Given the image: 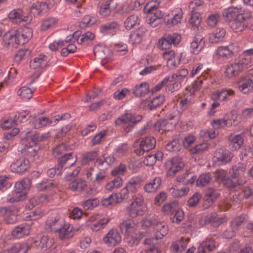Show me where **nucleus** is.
I'll list each match as a JSON object with an SVG mask.
<instances>
[{
  "mask_svg": "<svg viewBox=\"0 0 253 253\" xmlns=\"http://www.w3.org/2000/svg\"><path fill=\"white\" fill-rule=\"evenodd\" d=\"M143 228L152 227L155 237L156 239H162L169 232L167 223L164 220H159L155 216H146L141 221Z\"/></svg>",
  "mask_w": 253,
  "mask_h": 253,
  "instance_id": "obj_1",
  "label": "nucleus"
},
{
  "mask_svg": "<svg viewBox=\"0 0 253 253\" xmlns=\"http://www.w3.org/2000/svg\"><path fill=\"white\" fill-rule=\"evenodd\" d=\"M146 211L147 207L144 203V197L140 194L134 197L131 204L126 208L127 213L132 218L142 216Z\"/></svg>",
  "mask_w": 253,
  "mask_h": 253,
  "instance_id": "obj_2",
  "label": "nucleus"
},
{
  "mask_svg": "<svg viewBox=\"0 0 253 253\" xmlns=\"http://www.w3.org/2000/svg\"><path fill=\"white\" fill-rule=\"evenodd\" d=\"M21 134L23 136H25L22 152L30 156H35L40 149L39 146L37 145L38 136L29 130L22 131Z\"/></svg>",
  "mask_w": 253,
  "mask_h": 253,
  "instance_id": "obj_3",
  "label": "nucleus"
},
{
  "mask_svg": "<svg viewBox=\"0 0 253 253\" xmlns=\"http://www.w3.org/2000/svg\"><path fill=\"white\" fill-rule=\"evenodd\" d=\"M141 119L142 117L139 115L126 112L116 120L115 124L117 126H122L126 132H128Z\"/></svg>",
  "mask_w": 253,
  "mask_h": 253,
  "instance_id": "obj_4",
  "label": "nucleus"
},
{
  "mask_svg": "<svg viewBox=\"0 0 253 253\" xmlns=\"http://www.w3.org/2000/svg\"><path fill=\"white\" fill-rule=\"evenodd\" d=\"M248 65V63L246 62L245 58L241 55L239 60H236L227 66L225 72V76L229 78L235 77L247 68Z\"/></svg>",
  "mask_w": 253,
  "mask_h": 253,
  "instance_id": "obj_5",
  "label": "nucleus"
},
{
  "mask_svg": "<svg viewBox=\"0 0 253 253\" xmlns=\"http://www.w3.org/2000/svg\"><path fill=\"white\" fill-rule=\"evenodd\" d=\"M47 63V57L43 54H40L35 57L32 61L30 62V66L31 69L36 70L37 71L32 76V81L31 82H34V80L40 76V70L45 67Z\"/></svg>",
  "mask_w": 253,
  "mask_h": 253,
  "instance_id": "obj_6",
  "label": "nucleus"
},
{
  "mask_svg": "<svg viewBox=\"0 0 253 253\" xmlns=\"http://www.w3.org/2000/svg\"><path fill=\"white\" fill-rule=\"evenodd\" d=\"M110 221V218L107 216L100 218L99 214H94L88 219L87 225L93 232H97L103 229Z\"/></svg>",
  "mask_w": 253,
  "mask_h": 253,
  "instance_id": "obj_7",
  "label": "nucleus"
},
{
  "mask_svg": "<svg viewBox=\"0 0 253 253\" xmlns=\"http://www.w3.org/2000/svg\"><path fill=\"white\" fill-rule=\"evenodd\" d=\"M165 167L167 175L173 176L184 167V163L180 158L175 157L166 162Z\"/></svg>",
  "mask_w": 253,
  "mask_h": 253,
  "instance_id": "obj_8",
  "label": "nucleus"
},
{
  "mask_svg": "<svg viewBox=\"0 0 253 253\" xmlns=\"http://www.w3.org/2000/svg\"><path fill=\"white\" fill-rule=\"evenodd\" d=\"M246 169V166L244 164H239L237 165L233 166L229 171L230 176L232 178H238L237 182L232 183L235 185L234 188L237 185H242L245 183L246 180L243 179L244 173Z\"/></svg>",
  "mask_w": 253,
  "mask_h": 253,
  "instance_id": "obj_9",
  "label": "nucleus"
},
{
  "mask_svg": "<svg viewBox=\"0 0 253 253\" xmlns=\"http://www.w3.org/2000/svg\"><path fill=\"white\" fill-rule=\"evenodd\" d=\"M235 91L231 88L226 87L213 91L211 94V99L213 101L225 102L230 99L235 95Z\"/></svg>",
  "mask_w": 253,
  "mask_h": 253,
  "instance_id": "obj_10",
  "label": "nucleus"
},
{
  "mask_svg": "<svg viewBox=\"0 0 253 253\" xmlns=\"http://www.w3.org/2000/svg\"><path fill=\"white\" fill-rule=\"evenodd\" d=\"M53 243V239L45 235H40L33 238L31 242L33 247L44 251L50 248Z\"/></svg>",
  "mask_w": 253,
  "mask_h": 253,
  "instance_id": "obj_11",
  "label": "nucleus"
},
{
  "mask_svg": "<svg viewBox=\"0 0 253 253\" xmlns=\"http://www.w3.org/2000/svg\"><path fill=\"white\" fill-rule=\"evenodd\" d=\"M102 242L108 247H114L119 244L122 241V236L117 229H110L103 237Z\"/></svg>",
  "mask_w": 253,
  "mask_h": 253,
  "instance_id": "obj_12",
  "label": "nucleus"
},
{
  "mask_svg": "<svg viewBox=\"0 0 253 253\" xmlns=\"http://www.w3.org/2000/svg\"><path fill=\"white\" fill-rule=\"evenodd\" d=\"M240 51L239 47L235 44H230L225 46H220L216 51V55L219 57L229 58Z\"/></svg>",
  "mask_w": 253,
  "mask_h": 253,
  "instance_id": "obj_13",
  "label": "nucleus"
},
{
  "mask_svg": "<svg viewBox=\"0 0 253 253\" xmlns=\"http://www.w3.org/2000/svg\"><path fill=\"white\" fill-rule=\"evenodd\" d=\"M30 168L29 160L24 158L21 157L14 161L10 165L11 171L15 173L22 174Z\"/></svg>",
  "mask_w": 253,
  "mask_h": 253,
  "instance_id": "obj_14",
  "label": "nucleus"
},
{
  "mask_svg": "<svg viewBox=\"0 0 253 253\" xmlns=\"http://www.w3.org/2000/svg\"><path fill=\"white\" fill-rule=\"evenodd\" d=\"M156 141L152 136H147L143 138L139 143V147L134 150L135 153L142 155L145 152L153 149L156 146Z\"/></svg>",
  "mask_w": 253,
  "mask_h": 253,
  "instance_id": "obj_15",
  "label": "nucleus"
},
{
  "mask_svg": "<svg viewBox=\"0 0 253 253\" xmlns=\"http://www.w3.org/2000/svg\"><path fill=\"white\" fill-rule=\"evenodd\" d=\"M8 17L12 22L23 25L30 23L32 20L31 16L24 15L22 10L21 9L12 10L9 13Z\"/></svg>",
  "mask_w": 253,
  "mask_h": 253,
  "instance_id": "obj_16",
  "label": "nucleus"
},
{
  "mask_svg": "<svg viewBox=\"0 0 253 253\" xmlns=\"http://www.w3.org/2000/svg\"><path fill=\"white\" fill-rule=\"evenodd\" d=\"M232 157V154L228 151L219 149L214 153L212 161L216 165H222L229 163Z\"/></svg>",
  "mask_w": 253,
  "mask_h": 253,
  "instance_id": "obj_17",
  "label": "nucleus"
},
{
  "mask_svg": "<svg viewBox=\"0 0 253 253\" xmlns=\"http://www.w3.org/2000/svg\"><path fill=\"white\" fill-rule=\"evenodd\" d=\"M250 17L249 14L240 15L238 18L230 21L231 29L235 32L242 31L247 26L246 20Z\"/></svg>",
  "mask_w": 253,
  "mask_h": 253,
  "instance_id": "obj_18",
  "label": "nucleus"
},
{
  "mask_svg": "<svg viewBox=\"0 0 253 253\" xmlns=\"http://www.w3.org/2000/svg\"><path fill=\"white\" fill-rule=\"evenodd\" d=\"M31 226L29 224L23 223L15 227L11 230V235L16 239L24 238L30 235Z\"/></svg>",
  "mask_w": 253,
  "mask_h": 253,
  "instance_id": "obj_19",
  "label": "nucleus"
},
{
  "mask_svg": "<svg viewBox=\"0 0 253 253\" xmlns=\"http://www.w3.org/2000/svg\"><path fill=\"white\" fill-rule=\"evenodd\" d=\"M57 232L59 238L65 240L70 239L74 236L75 230L70 223L64 221Z\"/></svg>",
  "mask_w": 253,
  "mask_h": 253,
  "instance_id": "obj_20",
  "label": "nucleus"
},
{
  "mask_svg": "<svg viewBox=\"0 0 253 253\" xmlns=\"http://www.w3.org/2000/svg\"><path fill=\"white\" fill-rule=\"evenodd\" d=\"M181 55L176 54L173 50H169L163 53V58L167 61V66L171 68L180 64Z\"/></svg>",
  "mask_w": 253,
  "mask_h": 253,
  "instance_id": "obj_21",
  "label": "nucleus"
},
{
  "mask_svg": "<svg viewBox=\"0 0 253 253\" xmlns=\"http://www.w3.org/2000/svg\"><path fill=\"white\" fill-rule=\"evenodd\" d=\"M242 13L241 6H230L224 9L222 12L223 16L229 21L234 20L239 17L240 15H244Z\"/></svg>",
  "mask_w": 253,
  "mask_h": 253,
  "instance_id": "obj_22",
  "label": "nucleus"
},
{
  "mask_svg": "<svg viewBox=\"0 0 253 253\" xmlns=\"http://www.w3.org/2000/svg\"><path fill=\"white\" fill-rule=\"evenodd\" d=\"M120 229L127 237H133V235L137 229V226L134 221L128 219L124 221L120 225Z\"/></svg>",
  "mask_w": 253,
  "mask_h": 253,
  "instance_id": "obj_23",
  "label": "nucleus"
},
{
  "mask_svg": "<svg viewBox=\"0 0 253 253\" xmlns=\"http://www.w3.org/2000/svg\"><path fill=\"white\" fill-rule=\"evenodd\" d=\"M64 221L57 214H54L48 217L46 221V226L51 231L56 232Z\"/></svg>",
  "mask_w": 253,
  "mask_h": 253,
  "instance_id": "obj_24",
  "label": "nucleus"
},
{
  "mask_svg": "<svg viewBox=\"0 0 253 253\" xmlns=\"http://www.w3.org/2000/svg\"><path fill=\"white\" fill-rule=\"evenodd\" d=\"M142 181L141 176H133L127 181L125 186L130 192V194H133L137 192L141 187Z\"/></svg>",
  "mask_w": 253,
  "mask_h": 253,
  "instance_id": "obj_25",
  "label": "nucleus"
},
{
  "mask_svg": "<svg viewBox=\"0 0 253 253\" xmlns=\"http://www.w3.org/2000/svg\"><path fill=\"white\" fill-rule=\"evenodd\" d=\"M244 133L238 134H231L229 136V146L231 150L235 151L239 149L244 143Z\"/></svg>",
  "mask_w": 253,
  "mask_h": 253,
  "instance_id": "obj_26",
  "label": "nucleus"
},
{
  "mask_svg": "<svg viewBox=\"0 0 253 253\" xmlns=\"http://www.w3.org/2000/svg\"><path fill=\"white\" fill-rule=\"evenodd\" d=\"M33 36V31L31 28L25 27L22 31H17V43L22 45L27 42Z\"/></svg>",
  "mask_w": 253,
  "mask_h": 253,
  "instance_id": "obj_27",
  "label": "nucleus"
},
{
  "mask_svg": "<svg viewBox=\"0 0 253 253\" xmlns=\"http://www.w3.org/2000/svg\"><path fill=\"white\" fill-rule=\"evenodd\" d=\"M238 89L243 94H248L253 90V80L246 77L241 78L238 82Z\"/></svg>",
  "mask_w": 253,
  "mask_h": 253,
  "instance_id": "obj_28",
  "label": "nucleus"
},
{
  "mask_svg": "<svg viewBox=\"0 0 253 253\" xmlns=\"http://www.w3.org/2000/svg\"><path fill=\"white\" fill-rule=\"evenodd\" d=\"M205 42L203 38L200 36L194 37L190 43V50L194 54H198L204 48Z\"/></svg>",
  "mask_w": 253,
  "mask_h": 253,
  "instance_id": "obj_29",
  "label": "nucleus"
},
{
  "mask_svg": "<svg viewBox=\"0 0 253 253\" xmlns=\"http://www.w3.org/2000/svg\"><path fill=\"white\" fill-rule=\"evenodd\" d=\"M218 196L219 193L217 190L211 188L208 189L205 194L204 208H208L210 207Z\"/></svg>",
  "mask_w": 253,
  "mask_h": 253,
  "instance_id": "obj_30",
  "label": "nucleus"
},
{
  "mask_svg": "<svg viewBox=\"0 0 253 253\" xmlns=\"http://www.w3.org/2000/svg\"><path fill=\"white\" fill-rule=\"evenodd\" d=\"M77 158L73 156L72 153H69L61 157L58 160L59 167L62 169L63 167L65 168L71 167L77 161Z\"/></svg>",
  "mask_w": 253,
  "mask_h": 253,
  "instance_id": "obj_31",
  "label": "nucleus"
},
{
  "mask_svg": "<svg viewBox=\"0 0 253 253\" xmlns=\"http://www.w3.org/2000/svg\"><path fill=\"white\" fill-rule=\"evenodd\" d=\"M47 9L48 5L46 2L37 1L32 4L30 11L33 15L38 16L46 12Z\"/></svg>",
  "mask_w": 253,
  "mask_h": 253,
  "instance_id": "obj_32",
  "label": "nucleus"
},
{
  "mask_svg": "<svg viewBox=\"0 0 253 253\" xmlns=\"http://www.w3.org/2000/svg\"><path fill=\"white\" fill-rule=\"evenodd\" d=\"M117 3L113 0L106 1L103 3L100 8L99 12L100 15L106 17L110 15L112 10L116 8Z\"/></svg>",
  "mask_w": 253,
  "mask_h": 253,
  "instance_id": "obj_33",
  "label": "nucleus"
},
{
  "mask_svg": "<svg viewBox=\"0 0 253 253\" xmlns=\"http://www.w3.org/2000/svg\"><path fill=\"white\" fill-rule=\"evenodd\" d=\"M17 31L11 30L6 32L3 36V41L5 45L14 46L15 45H18L17 43Z\"/></svg>",
  "mask_w": 253,
  "mask_h": 253,
  "instance_id": "obj_34",
  "label": "nucleus"
},
{
  "mask_svg": "<svg viewBox=\"0 0 253 253\" xmlns=\"http://www.w3.org/2000/svg\"><path fill=\"white\" fill-rule=\"evenodd\" d=\"M173 17L168 19L167 25L169 26H173L180 23L182 20L183 12L181 8H176L172 11Z\"/></svg>",
  "mask_w": 253,
  "mask_h": 253,
  "instance_id": "obj_35",
  "label": "nucleus"
},
{
  "mask_svg": "<svg viewBox=\"0 0 253 253\" xmlns=\"http://www.w3.org/2000/svg\"><path fill=\"white\" fill-rule=\"evenodd\" d=\"M161 178L160 177H156L145 184L143 187L144 190L148 193L155 192L161 185Z\"/></svg>",
  "mask_w": 253,
  "mask_h": 253,
  "instance_id": "obj_36",
  "label": "nucleus"
},
{
  "mask_svg": "<svg viewBox=\"0 0 253 253\" xmlns=\"http://www.w3.org/2000/svg\"><path fill=\"white\" fill-rule=\"evenodd\" d=\"M225 34L226 31L223 28H217L210 34L209 42L213 43L219 42L222 41Z\"/></svg>",
  "mask_w": 253,
  "mask_h": 253,
  "instance_id": "obj_37",
  "label": "nucleus"
},
{
  "mask_svg": "<svg viewBox=\"0 0 253 253\" xmlns=\"http://www.w3.org/2000/svg\"><path fill=\"white\" fill-rule=\"evenodd\" d=\"M30 185V180L29 179H23L15 183L14 189L20 194L23 193L24 195V197L26 198L27 191L29 189Z\"/></svg>",
  "mask_w": 253,
  "mask_h": 253,
  "instance_id": "obj_38",
  "label": "nucleus"
},
{
  "mask_svg": "<svg viewBox=\"0 0 253 253\" xmlns=\"http://www.w3.org/2000/svg\"><path fill=\"white\" fill-rule=\"evenodd\" d=\"M164 16V14L161 11L157 10L154 15H150L147 17V21L151 27H156L161 23Z\"/></svg>",
  "mask_w": 253,
  "mask_h": 253,
  "instance_id": "obj_39",
  "label": "nucleus"
},
{
  "mask_svg": "<svg viewBox=\"0 0 253 253\" xmlns=\"http://www.w3.org/2000/svg\"><path fill=\"white\" fill-rule=\"evenodd\" d=\"M215 177L218 181L223 182V184L227 185V187L234 188L235 185L232 183L231 179L227 177V172L224 170H218L215 173Z\"/></svg>",
  "mask_w": 253,
  "mask_h": 253,
  "instance_id": "obj_40",
  "label": "nucleus"
},
{
  "mask_svg": "<svg viewBox=\"0 0 253 253\" xmlns=\"http://www.w3.org/2000/svg\"><path fill=\"white\" fill-rule=\"evenodd\" d=\"M189 241L188 238H181L172 243L171 248L175 252L181 253L187 247Z\"/></svg>",
  "mask_w": 253,
  "mask_h": 253,
  "instance_id": "obj_41",
  "label": "nucleus"
},
{
  "mask_svg": "<svg viewBox=\"0 0 253 253\" xmlns=\"http://www.w3.org/2000/svg\"><path fill=\"white\" fill-rule=\"evenodd\" d=\"M145 34V30L144 29H140L132 32L130 34L129 41L133 44H139L144 39Z\"/></svg>",
  "mask_w": 253,
  "mask_h": 253,
  "instance_id": "obj_42",
  "label": "nucleus"
},
{
  "mask_svg": "<svg viewBox=\"0 0 253 253\" xmlns=\"http://www.w3.org/2000/svg\"><path fill=\"white\" fill-rule=\"evenodd\" d=\"M149 91V84L145 82L136 85L133 89L135 95L139 97L144 96Z\"/></svg>",
  "mask_w": 253,
  "mask_h": 253,
  "instance_id": "obj_43",
  "label": "nucleus"
},
{
  "mask_svg": "<svg viewBox=\"0 0 253 253\" xmlns=\"http://www.w3.org/2000/svg\"><path fill=\"white\" fill-rule=\"evenodd\" d=\"M78 34V32L74 33L72 35L73 37L72 39L68 42L67 44H66L65 45L63 46L64 47L62 48L61 51V53L63 56H67L69 53H73L76 51V46L70 42H71L74 37L76 38L77 35Z\"/></svg>",
  "mask_w": 253,
  "mask_h": 253,
  "instance_id": "obj_44",
  "label": "nucleus"
},
{
  "mask_svg": "<svg viewBox=\"0 0 253 253\" xmlns=\"http://www.w3.org/2000/svg\"><path fill=\"white\" fill-rule=\"evenodd\" d=\"M119 28L118 24L115 22L106 23L100 27V31L104 34L114 35Z\"/></svg>",
  "mask_w": 253,
  "mask_h": 253,
  "instance_id": "obj_45",
  "label": "nucleus"
},
{
  "mask_svg": "<svg viewBox=\"0 0 253 253\" xmlns=\"http://www.w3.org/2000/svg\"><path fill=\"white\" fill-rule=\"evenodd\" d=\"M86 186V181L80 179L71 182L68 185V189L73 191H82Z\"/></svg>",
  "mask_w": 253,
  "mask_h": 253,
  "instance_id": "obj_46",
  "label": "nucleus"
},
{
  "mask_svg": "<svg viewBox=\"0 0 253 253\" xmlns=\"http://www.w3.org/2000/svg\"><path fill=\"white\" fill-rule=\"evenodd\" d=\"M140 23L138 15L132 14L126 18L124 22V26L127 30H130Z\"/></svg>",
  "mask_w": 253,
  "mask_h": 253,
  "instance_id": "obj_47",
  "label": "nucleus"
},
{
  "mask_svg": "<svg viewBox=\"0 0 253 253\" xmlns=\"http://www.w3.org/2000/svg\"><path fill=\"white\" fill-rule=\"evenodd\" d=\"M28 249L27 243H22L16 244L10 249L4 251L1 253H26Z\"/></svg>",
  "mask_w": 253,
  "mask_h": 253,
  "instance_id": "obj_48",
  "label": "nucleus"
},
{
  "mask_svg": "<svg viewBox=\"0 0 253 253\" xmlns=\"http://www.w3.org/2000/svg\"><path fill=\"white\" fill-rule=\"evenodd\" d=\"M179 81L176 80L173 77H169V80L166 85V90L168 92L172 93L178 90L181 85L180 83H178Z\"/></svg>",
  "mask_w": 253,
  "mask_h": 253,
  "instance_id": "obj_49",
  "label": "nucleus"
},
{
  "mask_svg": "<svg viewBox=\"0 0 253 253\" xmlns=\"http://www.w3.org/2000/svg\"><path fill=\"white\" fill-rule=\"evenodd\" d=\"M165 100V96L160 95L153 98L148 102L147 106L149 110H153L163 104Z\"/></svg>",
  "mask_w": 253,
  "mask_h": 253,
  "instance_id": "obj_50",
  "label": "nucleus"
},
{
  "mask_svg": "<svg viewBox=\"0 0 253 253\" xmlns=\"http://www.w3.org/2000/svg\"><path fill=\"white\" fill-rule=\"evenodd\" d=\"M123 179L120 177H117L106 183L105 188L106 190L111 191L121 187L123 185Z\"/></svg>",
  "mask_w": 253,
  "mask_h": 253,
  "instance_id": "obj_51",
  "label": "nucleus"
},
{
  "mask_svg": "<svg viewBox=\"0 0 253 253\" xmlns=\"http://www.w3.org/2000/svg\"><path fill=\"white\" fill-rule=\"evenodd\" d=\"M119 203V197L117 193H113L108 197L103 199L101 203L104 207H109L110 206H114Z\"/></svg>",
  "mask_w": 253,
  "mask_h": 253,
  "instance_id": "obj_52",
  "label": "nucleus"
},
{
  "mask_svg": "<svg viewBox=\"0 0 253 253\" xmlns=\"http://www.w3.org/2000/svg\"><path fill=\"white\" fill-rule=\"evenodd\" d=\"M17 95L22 99L27 100L32 97L33 92L30 87L24 86L18 90Z\"/></svg>",
  "mask_w": 253,
  "mask_h": 253,
  "instance_id": "obj_53",
  "label": "nucleus"
},
{
  "mask_svg": "<svg viewBox=\"0 0 253 253\" xmlns=\"http://www.w3.org/2000/svg\"><path fill=\"white\" fill-rule=\"evenodd\" d=\"M25 198L23 193L20 194L14 189L8 194L6 200L8 202L14 203L24 200Z\"/></svg>",
  "mask_w": 253,
  "mask_h": 253,
  "instance_id": "obj_54",
  "label": "nucleus"
},
{
  "mask_svg": "<svg viewBox=\"0 0 253 253\" xmlns=\"http://www.w3.org/2000/svg\"><path fill=\"white\" fill-rule=\"evenodd\" d=\"M220 20V15L218 13L214 12L211 13L207 18V25L211 27H215Z\"/></svg>",
  "mask_w": 253,
  "mask_h": 253,
  "instance_id": "obj_55",
  "label": "nucleus"
},
{
  "mask_svg": "<svg viewBox=\"0 0 253 253\" xmlns=\"http://www.w3.org/2000/svg\"><path fill=\"white\" fill-rule=\"evenodd\" d=\"M31 54V51L27 48L19 49L14 55L13 59L15 62L19 63L27 58Z\"/></svg>",
  "mask_w": 253,
  "mask_h": 253,
  "instance_id": "obj_56",
  "label": "nucleus"
},
{
  "mask_svg": "<svg viewBox=\"0 0 253 253\" xmlns=\"http://www.w3.org/2000/svg\"><path fill=\"white\" fill-rule=\"evenodd\" d=\"M201 15L199 12H193L189 20V22L194 30H199V26L201 22Z\"/></svg>",
  "mask_w": 253,
  "mask_h": 253,
  "instance_id": "obj_57",
  "label": "nucleus"
},
{
  "mask_svg": "<svg viewBox=\"0 0 253 253\" xmlns=\"http://www.w3.org/2000/svg\"><path fill=\"white\" fill-rule=\"evenodd\" d=\"M189 191L188 187H183L181 189L176 186L172 187L169 189V192L174 197H181L186 195Z\"/></svg>",
  "mask_w": 253,
  "mask_h": 253,
  "instance_id": "obj_58",
  "label": "nucleus"
},
{
  "mask_svg": "<svg viewBox=\"0 0 253 253\" xmlns=\"http://www.w3.org/2000/svg\"><path fill=\"white\" fill-rule=\"evenodd\" d=\"M188 177H190V178L186 182V184H193L197 178L196 175L192 173V172H190V170H188L186 171L185 173L179 175L177 177V180L179 182H183L184 180Z\"/></svg>",
  "mask_w": 253,
  "mask_h": 253,
  "instance_id": "obj_59",
  "label": "nucleus"
},
{
  "mask_svg": "<svg viewBox=\"0 0 253 253\" xmlns=\"http://www.w3.org/2000/svg\"><path fill=\"white\" fill-rule=\"evenodd\" d=\"M44 215V211L41 208H37L25 217L26 220H37Z\"/></svg>",
  "mask_w": 253,
  "mask_h": 253,
  "instance_id": "obj_60",
  "label": "nucleus"
},
{
  "mask_svg": "<svg viewBox=\"0 0 253 253\" xmlns=\"http://www.w3.org/2000/svg\"><path fill=\"white\" fill-rule=\"evenodd\" d=\"M155 130L162 133L165 131H169L170 127L166 120H160L154 125Z\"/></svg>",
  "mask_w": 253,
  "mask_h": 253,
  "instance_id": "obj_61",
  "label": "nucleus"
},
{
  "mask_svg": "<svg viewBox=\"0 0 253 253\" xmlns=\"http://www.w3.org/2000/svg\"><path fill=\"white\" fill-rule=\"evenodd\" d=\"M108 172L106 169L98 168V170L95 174L93 182L100 183L104 180L107 177Z\"/></svg>",
  "mask_w": 253,
  "mask_h": 253,
  "instance_id": "obj_62",
  "label": "nucleus"
},
{
  "mask_svg": "<svg viewBox=\"0 0 253 253\" xmlns=\"http://www.w3.org/2000/svg\"><path fill=\"white\" fill-rule=\"evenodd\" d=\"M58 22V19L54 17H50L44 20L41 25V29L46 31L48 29L54 27Z\"/></svg>",
  "mask_w": 253,
  "mask_h": 253,
  "instance_id": "obj_63",
  "label": "nucleus"
},
{
  "mask_svg": "<svg viewBox=\"0 0 253 253\" xmlns=\"http://www.w3.org/2000/svg\"><path fill=\"white\" fill-rule=\"evenodd\" d=\"M12 185L10 181L9 176L6 175H0V190L3 192L9 188Z\"/></svg>",
  "mask_w": 253,
  "mask_h": 253,
  "instance_id": "obj_64",
  "label": "nucleus"
}]
</instances>
